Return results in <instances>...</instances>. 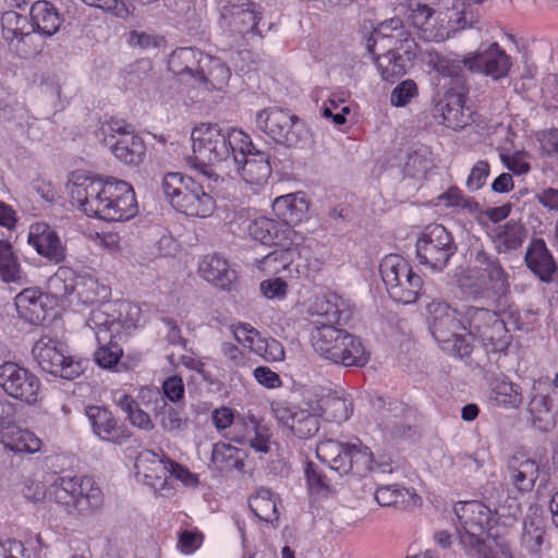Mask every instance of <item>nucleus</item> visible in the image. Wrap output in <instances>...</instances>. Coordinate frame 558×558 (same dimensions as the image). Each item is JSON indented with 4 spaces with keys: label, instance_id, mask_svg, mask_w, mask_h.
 <instances>
[{
    "label": "nucleus",
    "instance_id": "49530a36",
    "mask_svg": "<svg viewBox=\"0 0 558 558\" xmlns=\"http://www.w3.org/2000/svg\"><path fill=\"white\" fill-rule=\"evenodd\" d=\"M75 284L74 292H76L78 300L84 304H94L109 295V289L89 275L77 276Z\"/></svg>",
    "mask_w": 558,
    "mask_h": 558
},
{
    "label": "nucleus",
    "instance_id": "0e129e2a",
    "mask_svg": "<svg viewBox=\"0 0 558 558\" xmlns=\"http://www.w3.org/2000/svg\"><path fill=\"white\" fill-rule=\"evenodd\" d=\"M304 472L310 489L316 493L329 490L330 481L315 463L308 461Z\"/></svg>",
    "mask_w": 558,
    "mask_h": 558
},
{
    "label": "nucleus",
    "instance_id": "c85d7f7f",
    "mask_svg": "<svg viewBox=\"0 0 558 558\" xmlns=\"http://www.w3.org/2000/svg\"><path fill=\"white\" fill-rule=\"evenodd\" d=\"M29 16L34 33L47 37L54 35L64 22L63 14L48 0H38L32 3Z\"/></svg>",
    "mask_w": 558,
    "mask_h": 558
},
{
    "label": "nucleus",
    "instance_id": "de8ad7c7",
    "mask_svg": "<svg viewBox=\"0 0 558 558\" xmlns=\"http://www.w3.org/2000/svg\"><path fill=\"white\" fill-rule=\"evenodd\" d=\"M246 433L234 435L230 439L240 445L250 446L255 452L266 454L270 451L269 436L260 430L258 424L252 420L250 424L243 423Z\"/></svg>",
    "mask_w": 558,
    "mask_h": 558
},
{
    "label": "nucleus",
    "instance_id": "680f3d73",
    "mask_svg": "<svg viewBox=\"0 0 558 558\" xmlns=\"http://www.w3.org/2000/svg\"><path fill=\"white\" fill-rule=\"evenodd\" d=\"M417 85L413 80H405L399 83L391 92L390 102L395 107L407 106L412 98L417 96Z\"/></svg>",
    "mask_w": 558,
    "mask_h": 558
},
{
    "label": "nucleus",
    "instance_id": "09e8293b",
    "mask_svg": "<svg viewBox=\"0 0 558 558\" xmlns=\"http://www.w3.org/2000/svg\"><path fill=\"white\" fill-rule=\"evenodd\" d=\"M113 336L110 335V340L102 343L101 336H98V349L94 353V360L96 364L105 369L114 368L121 357L123 356V350L121 345L112 340Z\"/></svg>",
    "mask_w": 558,
    "mask_h": 558
},
{
    "label": "nucleus",
    "instance_id": "6e6d98bb",
    "mask_svg": "<svg viewBox=\"0 0 558 558\" xmlns=\"http://www.w3.org/2000/svg\"><path fill=\"white\" fill-rule=\"evenodd\" d=\"M85 4L101 9L122 20L132 16L135 10L130 0H82Z\"/></svg>",
    "mask_w": 558,
    "mask_h": 558
},
{
    "label": "nucleus",
    "instance_id": "aec40b11",
    "mask_svg": "<svg viewBox=\"0 0 558 558\" xmlns=\"http://www.w3.org/2000/svg\"><path fill=\"white\" fill-rule=\"evenodd\" d=\"M274 412L279 423L288 427L300 439L314 437L320 428L319 417L308 409L281 404L277 405Z\"/></svg>",
    "mask_w": 558,
    "mask_h": 558
},
{
    "label": "nucleus",
    "instance_id": "dca6fc26",
    "mask_svg": "<svg viewBox=\"0 0 558 558\" xmlns=\"http://www.w3.org/2000/svg\"><path fill=\"white\" fill-rule=\"evenodd\" d=\"M211 180L202 177V170L197 178L190 177L185 180V186L179 199H175V209L191 217L206 218L216 209V201L211 195Z\"/></svg>",
    "mask_w": 558,
    "mask_h": 558
},
{
    "label": "nucleus",
    "instance_id": "ddd939ff",
    "mask_svg": "<svg viewBox=\"0 0 558 558\" xmlns=\"http://www.w3.org/2000/svg\"><path fill=\"white\" fill-rule=\"evenodd\" d=\"M32 354L43 372L66 380L77 378L84 372L82 360L66 355L62 344L49 337H41L33 347Z\"/></svg>",
    "mask_w": 558,
    "mask_h": 558
},
{
    "label": "nucleus",
    "instance_id": "79ce46f5",
    "mask_svg": "<svg viewBox=\"0 0 558 558\" xmlns=\"http://www.w3.org/2000/svg\"><path fill=\"white\" fill-rule=\"evenodd\" d=\"M155 416L166 432L184 430L187 427V417L182 409L167 403L163 397L156 400Z\"/></svg>",
    "mask_w": 558,
    "mask_h": 558
},
{
    "label": "nucleus",
    "instance_id": "7ed1b4c3",
    "mask_svg": "<svg viewBox=\"0 0 558 558\" xmlns=\"http://www.w3.org/2000/svg\"><path fill=\"white\" fill-rule=\"evenodd\" d=\"M193 156L186 158L187 163L202 170V177L218 181L219 175L208 165H231V158L239 150L251 146V137L242 130L222 126L219 123L202 122L191 133Z\"/></svg>",
    "mask_w": 558,
    "mask_h": 558
},
{
    "label": "nucleus",
    "instance_id": "1a4fd4ad",
    "mask_svg": "<svg viewBox=\"0 0 558 558\" xmlns=\"http://www.w3.org/2000/svg\"><path fill=\"white\" fill-rule=\"evenodd\" d=\"M255 121L258 130L288 148H302L311 138L306 123L288 109L265 108L256 113Z\"/></svg>",
    "mask_w": 558,
    "mask_h": 558
},
{
    "label": "nucleus",
    "instance_id": "473e14b6",
    "mask_svg": "<svg viewBox=\"0 0 558 558\" xmlns=\"http://www.w3.org/2000/svg\"><path fill=\"white\" fill-rule=\"evenodd\" d=\"M108 144L114 157L128 166H138L145 158V143L134 133H124L122 137Z\"/></svg>",
    "mask_w": 558,
    "mask_h": 558
},
{
    "label": "nucleus",
    "instance_id": "5fc2aeb1",
    "mask_svg": "<svg viewBox=\"0 0 558 558\" xmlns=\"http://www.w3.org/2000/svg\"><path fill=\"white\" fill-rule=\"evenodd\" d=\"M405 31L403 21L399 17H392L381 22L372 33L367 41V50L374 53V46L379 40H396L401 33Z\"/></svg>",
    "mask_w": 558,
    "mask_h": 558
},
{
    "label": "nucleus",
    "instance_id": "f03ea898",
    "mask_svg": "<svg viewBox=\"0 0 558 558\" xmlns=\"http://www.w3.org/2000/svg\"><path fill=\"white\" fill-rule=\"evenodd\" d=\"M71 197L86 216L106 221H125L138 211L131 184L114 178L84 177L82 181L77 178Z\"/></svg>",
    "mask_w": 558,
    "mask_h": 558
},
{
    "label": "nucleus",
    "instance_id": "f704fd0d",
    "mask_svg": "<svg viewBox=\"0 0 558 558\" xmlns=\"http://www.w3.org/2000/svg\"><path fill=\"white\" fill-rule=\"evenodd\" d=\"M230 77V69L220 59L205 54L196 87L221 90Z\"/></svg>",
    "mask_w": 558,
    "mask_h": 558
},
{
    "label": "nucleus",
    "instance_id": "f257e3e1",
    "mask_svg": "<svg viewBox=\"0 0 558 558\" xmlns=\"http://www.w3.org/2000/svg\"><path fill=\"white\" fill-rule=\"evenodd\" d=\"M316 319L312 322L314 350L336 364L345 367H364L369 361V352L361 338L337 328L347 320L338 304L330 300L316 303Z\"/></svg>",
    "mask_w": 558,
    "mask_h": 558
},
{
    "label": "nucleus",
    "instance_id": "4be33fe9",
    "mask_svg": "<svg viewBox=\"0 0 558 558\" xmlns=\"http://www.w3.org/2000/svg\"><path fill=\"white\" fill-rule=\"evenodd\" d=\"M203 58H205V53L201 50L192 47H181L169 56L168 69L178 77L180 83L196 87Z\"/></svg>",
    "mask_w": 558,
    "mask_h": 558
},
{
    "label": "nucleus",
    "instance_id": "20e7f679",
    "mask_svg": "<svg viewBox=\"0 0 558 558\" xmlns=\"http://www.w3.org/2000/svg\"><path fill=\"white\" fill-rule=\"evenodd\" d=\"M458 518V533L465 553L473 558H513L507 542L484 538V534L493 520L489 506L477 501H464L454 506Z\"/></svg>",
    "mask_w": 558,
    "mask_h": 558
},
{
    "label": "nucleus",
    "instance_id": "4c0bfd02",
    "mask_svg": "<svg viewBox=\"0 0 558 558\" xmlns=\"http://www.w3.org/2000/svg\"><path fill=\"white\" fill-rule=\"evenodd\" d=\"M245 453L230 444L217 442L211 450V464L221 473H229L234 470L244 471Z\"/></svg>",
    "mask_w": 558,
    "mask_h": 558
},
{
    "label": "nucleus",
    "instance_id": "f3484780",
    "mask_svg": "<svg viewBox=\"0 0 558 558\" xmlns=\"http://www.w3.org/2000/svg\"><path fill=\"white\" fill-rule=\"evenodd\" d=\"M269 155L257 149L251 142V146L239 150V154L231 158L232 169L251 185H263L267 183L272 168Z\"/></svg>",
    "mask_w": 558,
    "mask_h": 558
},
{
    "label": "nucleus",
    "instance_id": "e2e57ef3",
    "mask_svg": "<svg viewBox=\"0 0 558 558\" xmlns=\"http://www.w3.org/2000/svg\"><path fill=\"white\" fill-rule=\"evenodd\" d=\"M392 51H400L401 56H403V60H405L409 64L413 62L417 56L418 45L415 39L411 36L409 31H404L399 35V37L395 40L393 47L390 48Z\"/></svg>",
    "mask_w": 558,
    "mask_h": 558
},
{
    "label": "nucleus",
    "instance_id": "5701e85b",
    "mask_svg": "<svg viewBox=\"0 0 558 558\" xmlns=\"http://www.w3.org/2000/svg\"><path fill=\"white\" fill-rule=\"evenodd\" d=\"M36 252L53 264L64 262L66 257L65 246L58 233L47 223H35L31 227L28 238Z\"/></svg>",
    "mask_w": 558,
    "mask_h": 558
},
{
    "label": "nucleus",
    "instance_id": "69168bd1",
    "mask_svg": "<svg viewBox=\"0 0 558 558\" xmlns=\"http://www.w3.org/2000/svg\"><path fill=\"white\" fill-rule=\"evenodd\" d=\"M100 133L104 135H109L110 141L109 143H112V140H114L116 134L119 135V137H122L124 133H134V130L130 124H128L123 119H119L116 117H110L109 119L105 120L101 123ZM108 144V141L105 140Z\"/></svg>",
    "mask_w": 558,
    "mask_h": 558
},
{
    "label": "nucleus",
    "instance_id": "cd10ccee",
    "mask_svg": "<svg viewBox=\"0 0 558 558\" xmlns=\"http://www.w3.org/2000/svg\"><path fill=\"white\" fill-rule=\"evenodd\" d=\"M0 442L15 453H35L41 447V440L33 432L3 422L0 425Z\"/></svg>",
    "mask_w": 558,
    "mask_h": 558
},
{
    "label": "nucleus",
    "instance_id": "58836bf2",
    "mask_svg": "<svg viewBox=\"0 0 558 558\" xmlns=\"http://www.w3.org/2000/svg\"><path fill=\"white\" fill-rule=\"evenodd\" d=\"M526 235L524 226L513 219L492 229L490 238L498 251H513L520 247Z\"/></svg>",
    "mask_w": 558,
    "mask_h": 558
},
{
    "label": "nucleus",
    "instance_id": "9d476101",
    "mask_svg": "<svg viewBox=\"0 0 558 558\" xmlns=\"http://www.w3.org/2000/svg\"><path fill=\"white\" fill-rule=\"evenodd\" d=\"M379 270L387 291L395 301L411 304L418 299L423 280L405 258L397 254L387 255L381 260Z\"/></svg>",
    "mask_w": 558,
    "mask_h": 558
},
{
    "label": "nucleus",
    "instance_id": "603ef678",
    "mask_svg": "<svg viewBox=\"0 0 558 558\" xmlns=\"http://www.w3.org/2000/svg\"><path fill=\"white\" fill-rule=\"evenodd\" d=\"M493 399L497 404L518 408L522 402V393L519 385L506 379L498 380L493 390Z\"/></svg>",
    "mask_w": 558,
    "mask_h": 558
},
{
    "label": "nucleus",
    "instance_id": "6e6552de",
    "mask_svg": "<svg viewBox=\"0 0 558 558\" xmlns=\"http://www.w3.org/2000/svg\"><path fill=\"white\" fill-rule=\"evenodd\" d=\"M462 329L485 348L487 352H506L512 336L506 323L495 311L468 306L462 312Z\"/></svg>",
    "mask_w": 558,
    "mask_h": 558
},
{
    "label": "nucleus",
    "instance_id": "9b49d317",
    "mask_svg": "<svg viewBox=\"0 0 558 558\" xmlns=\"http://www.w3.org/2000/svg\"><path fill=\"white\" fill-rule=\"evenodd\" d=\"M457 252L458 244L452 233L442 225L425 227L415 243L418 263L434 271H442Z\"/></svg>",
    "mask_w": 558,
    "mask_h": 558
},
{
    "label": "nucleus",
    "instance_id": "7c9ffc66",
    "mask_svg": "<svg viewBox=\"0 0 558 558\" xmlns=\"http://www.w3.org/2000/svg\"><path fill=\"white\" fill-rule=\"evenodd\" d=\"M278 500V495L270 488L260 486L248 497V507L260 521L277 526L280 517L277 508Z\"/></svg>",
    "mask_w": 558,
    "mask_h": 558
},
{
    "label": "nucleus",
    "instance_id": "3c124183",
    "mask_svg": "<svg viewBox=\"0 0 558 558\" xmlns=\"http://www.w3.org/2000/svg\"><path fill=\"white\" fill-rule=\"evenodd\" d=\"M544 527L542 520L538 518L526 519L523 522V530L521 535V545L530 553L535 554L539 551L544 539Z\"/></svg>",
    "mask_w": 558,
    "mask_h": 558
},
{
    "label": "nucleus",
    "instance_id": "2eb2a0df",
    "mask_svg": "<svg viewBox=\"0 0 558 558\" xmlns=\"http://www.w3.org/2000/svg\"><path fill=\"white\" fill-rule=\"evenodd\" d=\"M40 386L39 378L26 367L11 361L0 364V388L9 397L35 404Z\"/></svg>",
    "mask_w": 558,
    "mask_h": 558
},
{
    "label": "nucleus",
    "instance_id": "774afa93",
    "mask_svg": "<svg viewBox=\"0 0 558 558\" xmlns=\"http://www.w3.org/2000/svg\"><path fill=\"white\" fill-rule=\"evenodd\" d=\"M489 175V163L486 160H478L473 168L466 180V187L471 191L480 190Z\"/></svg>",
    "mask_w": 558,
    "mask_h": 558
},
{
    "label": "nucleus",
    "instance_id": "a211bd4d",
    "mask_svg": "<svg viewBox=\"0 0 558 558\" xmlns=\"http://www.w3.org/2000/svg\"><path fill=\"white\" fill-rule=\"evenodd\" d=\"M437 0H409V19L417 28L418 35L426 41H444L447 32L444 24L437 20V14L442 12L436 8Z\"/></svg>",
    "mask_w": 558,
    "mask_h": 558
},
{
    "label": "nucleus",
    "instance_id": "b1692460",
    "mask_svg": "<svg viewBox=\"0 0 558 558\" xmlns=\"http://www.w3.org/2000/svg\"><path fill=\"white\" fill-rule=\"evenodd\" d=\"M466 89L446 90L442 98L436 104V111L442 117V123L450 129H463L470 120V114L464 112Z\"/></svg>",
    "mask_w": 558,
    "mask_h": 558
},
{
    "label": "nucleus",
    "instance_id": "a878e982",
    "mask_svg": "<svg viewBox=\"0 0 558 558\" xmlns=\"http://www.w3.org/2000/svg\"><path fill=\"white\" fill-rule=\"evenodd\" d=\"M527 268L543 282H551L557 264L543 239H533L524 256Z\"/></svg>",
    "mask_w": 558,
    "mask_h": 558
},
{
    "label": "nucleus",
    "instance_id": "338daca9",
    "mask_svg": "<svg viewBox=\"0 0 558 558\" xmlns=\"http://www.w3.org/2000/svg\"><path fill=\"white\" fill-rule=\"evenodd\" d=\"M404 492L396 485L381 486L376 489L375 499L383 507L395 506L404 498Z\"/></svg>",
    "mask_w": 558,
    "mask_h": 558
},
{
    "label": "nucleus",
    "instance_id": "39448f33",
    "mask_svg": "<svg viewBox=\"0 0 558 558\" xmlns=\"http://www.w3.org/2000/svg\"><path fill=\"white\" fill-rule=\"evenodd\" d=\"M318 460L337 472L340 476L352 474L365 476L375 471L390 473L391 466L387 462H376L371 449L361 439L354 438L351 441H338L326 439L316 447Z\"/></svg>",
    "mask_w": 558,
    "mask_h": 558
},
{
    "label": "nucleus",
    "instance_id": "864d4df0",
    "mask_svg": "<svg viewBox=\"0 0 558 558\" xmlns=\"http://www.w3.org/2000/svg\"><path fill=\"white\" fill-rule=\"evenodd\" d=\"M118 404L134 426L144 430H151L154 428L149 415L140 408L138 403L130 395H122Z\"/></svg>",
    "mask_w": 558,
    "mask_h": 558
},
{
    "label": "nucleus",
    "instance_id": "e433bc0d",
    "mask_svg": "<svg viewBox=\"0 0 558 558\" xmlns=\"http://www.w3.org/2000/svg\"><path fill=\"white\" fill-rule=\"evenodd\" d=\"M541 468L532 459L519 460L513 457L509 461L508 472L510 483L519 492H530L534 487Z\"/></svg>",
    "mask_w": 558,
    "mask_h": 558
},
{
    "label": "nucleus",
    "instance_id": "4468645a",
    "mask_svg": "<svg viewBox=\"0 0 558 558\" xmlns=\"http://www.w3.org/2000/svg\"><path fill=\"white\" fill-rule=\"evenodd\" d=\"M247 230L251 238L255 241L264 245L281 247L267 254L262 259L263 264L269 265L271 262L277 260L283 264L287 263L288 251L292 244L291 234L294 232L292 228L267 217H259L250 222Z\"/></svg>",
    "mask_w": 558,
    "mask_h": 558
},
{
    "label": "nucleus",
    "instance_id": "a18cd8bd",
    "mask_svg": "<svg viewBox=\"0 0 558 558\" xmlns=\"http://www.w3.org/2000/svg\"><path fill=\"white\" fill-rule=\"evenodd\" d=\"M0 278L3 282H20L22 269L13 246L8 240H0Z\"/></svg>",
    "mask_w": 558,
    "mask_h": 558
},
{
    "label": "nucleus",
    "instance_id": "a19ab883",
    "mask_svg": "<svg viewBox=\"0 0 558 558\" xmlns=\"http://www.w3.org/2000/svg\"><path fill=\"white\" fill-rule=\"evenodd\" d=\"M76 277L72 268L60 266L47 281V294L57 301H64L75 291Z\"/></svg>",
    "mask_w": 558,
    "mask_h": 558
},
{
    "label": "nucleus",
    "instance_id": "4d7b16f0",
    "mask_svg": "<svg viewBox=\"0 0 558 558\" xmlns=\"http://www.w3.org/2000/svg\"><path fill=\"white\" fill-rule=\"evenodd\" d=\"M435 70L442 76H448L458 89L464 88L463 69L466 68L462 61L438 57L435 62Z\"/></svg>",
    "mask_w": 558,
    "mask_h": 558
},
{
    "label": "nucleus",
    "instance_id": "72a5a7b5",
    "mask_svg": "<svg viewBox=\"0 0 558 558\" xmlns=\"http://www.w3.org/2000/svg\"><path fill=\"white\" fill-rule=\"evenodd\" d=\"M1 26L3 39L9 44L16 43L17 50L20 44H24L34 34V26L28 17L12 10L2 13Z\"/></svg>",
    "mask_w": 558,
    "mask_h": 558
},
{
    "label": "nucleus",
    "instance_id": "412c9836",
    "mask_svg": "<svg viewBox=\"0 0 558 558\" xmlns=\"http://www.w3.org/2000/svg\"><path fill=\"white\" fill-rule=\"evenodd\" d=\"M86 416L92 425L93 432L101 440L122 445L130 437L131 433L122 425H119L113 414L104 407H86Z\"/></svg>",
    "mask_w": 558,
    "mask_h": 558
},
{
    "label": "nucleus",
    "instance_id": "2f4dec72",
    "mask_svg": "<svg viewBox=\"0 0 558 558\" xmlns=\"http://www.w3.org/2000/svg\"><path fill=\"white\" fill-rule=\"evenodd\" d=\"M45 296L37 290L25 289L15 296L19 316L33 325L41 324L47 316Z\"/></svg>",
    "mask_w": 558,
    "mask_h": 558
},
{
    "label": "nucleus",
    "instance_id": "052dcab7",
    "mask_svg": "<svg viewBox=\"0 0 558 558\" xmlns=\"http://www.w3.org/2000/svg\"><path fill=\"white\" fill-rule=\"evenodd\" d=\"M189 178L179 172H169L163 177L161 190L173 208L175 207V199L180 198L183 186H185V180Z\"/></svg>",
    "mask_w": 558,
    "mask_h": 558
},
{
    "label": "nucleus",
    "instance_id": "c9c22d12",
    "mask_svg": "<svg viewBox=\"0 0 558 558\" xmlns=\"http://www.w3.org/2000/svg\"><path fill=\"white\" fill-rule=\"evenodd\" d=\"M272 209L283 225L292 227L306 216L307 203L296 194H287L274 201Z\"/></svg>",
    "mask_w": 558,
    "mask_h": 558
},
{
    "label": "nucleus",
    "instance_id": "0eeeda50",
    "mask_svg": "<svg viewBox=\"0 0 558 558\" xmlns=\"http://www.w3.org/2000/svg\"><path fill=\"white\" fill-rule=\"evenodd\" d=\"M426 310L429 330L441 349L461 359L469 356L472 344L458 333L462 328V313L458 314L449 303L440 300L432 301Z\"/></svg>",
    "mask_w": 558,
    "mask_h": 558
},
{
    "label": "nucleus",
    "instance_id": "bf43d9fd",
    "mask_svg": "<svg viewBox=\"0 0 558 558\" xmlns=\"http://www.w3.org/2000/svg\"><path fill=\"white\" fill-rule=\"evenodd\" d=\"M254 352L267 362H279L284 359L283 345L275 338H258Z\"/></svg>",
    "mask_w": 558,
    "mask_h": 558
},
{
    "label": "nucleus",
    "instance_id": "ea45409f",
    "mask_svg": "<svg viewBox=\"0 0 558 558\" xmlns=\"http://www.w3.org/2000/svg\"><path fill=\"white\" fill-rule=\"evenodd\" d=\"M527 411L533 426L538 430L545 433L555 427L556 421L550 396L534 393L530 399Z\"/></svg>",
    "mask_w": 558,
    "mask_h": 558
},
{
    "label": "nucleus",
    "instance_id": "13d9d810",
    "mask_svg": "<svg viewBox=\"0 0 558 558\" xmlns=\"http://www.w3.org/2000/svg\"><path fill=\"white\" fill-rule=\"evenodd\" d=\"M437 20L440 21V24H444V28L447 32V38L451 33L464 29L473 24L472 19H468L466 10L458 11L456 9H447L446 11L437 14Z\"/></svg>",
    "mask_w": 558,
    "mask_h": 558
},
{
    "label": "nucleus",
    "instance_id": "c03bdc74",
    "mask_svg": "<svg viewBox=\"0 0 558 558\" xmlns=\"http://www.w3.org/2000/svg\"><path fill=\"white\" fill-rule=\"evenodd\" d=\"M492 512L497 525L512 526L521 515L520 502L515 497L502 492Z\"/></svg>",
    "mask_w": 558,
    "mask_h": 558
},
{
    "label": "nucleus",
    "instance_id": "8fccbe9b",
    "mask_svg": "<svg viewBox=\"0 0 558 558\" xmlns=\"http://www.w3.org/2000/svg\"><path fill=\"white\" fill-rule=\"evenodd\" d=\"M322 409L328 420L342 423L351 416L353 403L348 398L333 395L323 400Z\"/></svg>",
    "mask_w": 558,
    "mask_h": 558
},
{
    "label": "nucleus",
    "instance_id": "393cba45",
    "mask_svg": "<svg viewBox=\"0 0 558 558\" xmlns=\"http://www.w3.org/2000/svg\"><path fill=\"white\" fill-rule=\"evenodd\" d=\"M168 463L170 459L160 458L153 450L141 451L134 463L137 475H143L146 483L155 489H162L168 483Z\"/></svg>",
    "mask_w": 558,
    "mask_h": 558
},
{
    "label": "nucleus",
    "instance_id": "6ab92c4d",
    "mask_svg": "<svg viewBox=\"0 0 558 558\" xmlns=\"http://www.w3.org/2000/svg\"><path fill=\"white\" fill-rule=\"evenodd\" d=\"M463 63L471 72H481L494 80L507 76L511 66L510 56L497 43L478 50L473 57L464 58Z\"/></svg>",
    "mask_w": 558,
    "mask_h": 558
},
{
    "label": "nucleus",
    "instance_id": "f8f14e48",
    "mask_svg": "<svg viewBox=\"0 0 558 558\" xmlns=\"http://www.w3.org/2000/svg\"><path fill=\"white\" fill-rule=\"evenodd\" d=\"M219 20L222 32L238 43L247 35L260 36L258 23L262 13L252 0H217Z\"/></svg>",
    "mask_w": 558,
    "mask_h": 558
},
{
    "label": "nucleus",
    "instance_id": "bb28decb",
    "mask_svg": "<svg viewBox=\"0 0 558 558\" xmlns=\"http://www.w3.org/2000/svg\"><path fill=\"white\" fill-rule=\"evenodd\" d=\"M198 274L217 288L230 291L236 280V272L229 263L218 254L206 255L198 265Z\"/></svg>",
    "mask_w": 558,
    "mask_h": 558
},
{
    "label": "nucleus",
    "instance_id": "c756f323",
    "mask_svg": "<svg viewBox=\"0 0 558 558\" xmlns=\"http://www.w3.org/2000/svg\"><path fill=\"white\" fill-rule=\"evenodd\" d=\"M474 264L476 274L482 278H487L493 290L504 293L508 289L509 276L495 254L480 250L474 255Z\"/></svg>",
    "mask_w": 558,
    "mask_h": 558
},
{
    "label": "nucleus",
    "instance_id": "37998d69",
    "mask_svg": "<svg viewBox=\"0 0 558 558\" xmlns=\"http://www.w3.org/2000/svg\"><path fill=\"white\" fill-rule=\"evenodd\" d=\"M400 51L388 49L381 56L376 57L375 63L384 81L393 82L407 73L409 63L402 59Z\"/></svg>",
    "mask_w": 558,
    "mask_h": 558
},
{
    "label": "nucleus",
    "instance_id": "423d86ee",
    "mask_svg": "<svg viewBox=\"0 0 558 558\" xmlns=\"http://www.w3.org/2000/svg\"><path fill=\"white\" fill-rule=\"evenodd\" d=\"M48 494L49 499L72 515H89L104 502L100 487L88 476H60L50 485Z\"/></svg>",
    "mask_w": 558,
    "mask_h": 558
}]
</instances>
